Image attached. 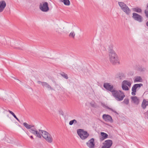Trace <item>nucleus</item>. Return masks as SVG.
<instances>
[{"instance_id": "1", "label": "nucleus", "mask_w": 148, "mask_h": 148, "mask_svg": "<svg viewBox=\"0 0 148 148\" xmlns=\"http://www.w3.org/2000/svg\"><path fill=\"white\" fill-rule=\"evenodd\" d=\"M109 58L110 61L113 64H119V61L117 55L112 49V47L109 49Z\"/></svg>"}, {"instance_id": "2", "label": "nucleus", "mask_w": 148, "mask_h": 148, "mask_svg": "<svg viewBox=\"0 0 148 148\" xmlns=\"http://www.w3.org/2000/svg\"><path fill=\"white\" fill-rule=\"evenodd\" d=\"M112 94L115 99L119 101L123 100L125 97L124 93L121 90H117L114 89L112 91Z\"/></svg>"}, {"instance_id": "3", "label": "nucleus", "mask_w": 148, "mask_h": 148, "mask_svg": "<svg viewBox=\"0 0 148 148\" xmlns=\"http://www.w3.org/2000/svg\"><path fill=\"white\" fill-rule=\"evenodd\" d=\"M39 131H41L42 136L48 142L51 143L52 142L53 138L48 132L40 130H39Z\"/></svg>"}, {"instance_id": "4", "label": "nucleus", "mask_w": 148, "mask_h": 148, "mask_svg": "<svg viewBox=\"0 0 148 148\" xmlns=\"http://www.w3.org/2000/svg\"><path fill=\"white\" fill-rule=\"evenodd\" d=\"M118 4L121 9L127 14L129 15L130 13L131 10L123 2H119Z\"/></svg>"}, {"instance_id": "5", "label": "nucleus", "mask_w": 148, "mask_h": 148, "mask_svg": "<svg viewBox=\"0 0 148 148\" xmlns=\"http://www.w3.org/2000/svg\"><path fill=\"white\" fill-rule=\"evenodd\" d=\"M77 134L82 140L87 138L89 136V134L86 131H84L83 130L79 129L77 130Z\"/></svg>"}, {"instance_id": "6", "label": "nucleus", "mask_w": 148, "mask_h": 148, "mask_svg": "<svg viewBox=\"0 0 148 148\" xmlns=\"http://www.w3.org/2000/svg\"><path fill=\"white\" fill-rule=\"evenodd\" d=\"M131 85L130 82L128 80H125L122 83V88L123 90L127 91L129 90V87L130 88Z\"/></svg>"}, {"instance_id": "7", "label": "nucleus", "mask_w": 148, "mask_h": 148, "mask_svg": "<svg viewBox=\"0 0 148 148\" xmlns=\"http://www.w3.org/2000/svg\"><path fill=\"white\" fill-rule=\"evenodd\" d=\"M40 9L42 11L46 12L49 10L48 4L46 2H42L40 5Z\"/></svg>"}, {"instance_id": "8", "label": "nucleus", "mask_w": 148, "mask_h": 148, "mask_svg": "<svg viewBox=\"0 0 148 148\" xmlns=\"http://www.w3.org/2000/svg\"><path fill=\"white\" fill-rule=\"evenodd\" d=\"M132 15V17L134 20L139 22H141L143 21V18L140 15L135 13H133Z\"/></svg>"}, {"instance_id": "9", "label": "nucleus", "mask_w": 148, "mask_h": 148, "mask_svg": "<svg viewBox=\"0 0 148 148\" xmlns=\"http://www.w3.org/2000/svg\"><path fill=\"white\" fill-rule=\"evenodd\" d=\"M86 144L89 148H95V139L93 138L89 140Z\"/></svg>"}, {"instance_id": "10", "label": "nucleus", "mask_w": 148, "mask_h": 148, "mask_svg": "<svg viewBox=\"0 0 148 148\" xmlns=\"http://www.w3.org/2000/svg\"><path fill=\"white\" fill-rule=\"evenodd\" d=\"M103 87L106 90L110 91L112 93V91L115 89H114V86L111 85L109 83H106L103 84Z\"/></svg>"}, {"instance_id": "11", "label": "nucleus", "mask_w": 148, "mask_h": 148, "mask_svg": "<svg viewBox=\"0 0 148 148\" xmlns=\"http://www.w3.org/2000/svg\"><path fill=\"white\" fill-rule=\"evenodd\" d=\"M102 118L106 121L112 122V119L111 116L109 115L104 114L103 115Z\"/></svg>"}, {"instance_id": "12", "label": "nucleus", "mask_w": 148, "mask_h": 148, "mask_svg": "<svg viewBox=\"0 0 148 148\" xmlns=\"http://www.w3.org/2000/svg\"><path fill=\"white\" fill-rule=\"evenodd\" d=\"M6 6V3L4 1H0V13L2 12Z\"/></svg>"}, {"instance_id": "13", "label": "nucleus", "mask_w": 148, "mask_h": 148, "mask_svg": "<svg viewBox=\"0 0 148 148\" xmlns=\"http://www.w3.org/2000/svg\"><path fill=\"white\" fill-rule=\"evenodd\" d=\"M132 101L136 104H138L139 103V100L136 96L132 97H131Z\"/></svg>"}, {"instance_id": "14", "label": "nucleus", "mask_w": 148, "mask_h": 148, "mask_svg": "<svg viewBox=\"0 0 148 148\" xmlns=\"http://www.w3.org/2000/svg\"><path fill=\"white\" fill-rule=\"evenodd\" d=\"M112 144V141L110 140H108L105 141V142L103 143V144H104L106 145L107 146L109 147L110 146V147Z\"/></svg>"}, {"instance_id": "15", "label": "nucleus", "mask_w": 148, "mask_h": 148, "mask_svg": "<svg viewBox=\"0 0 148 148\" xmlns=\"http://www.w3.org/2000/svg\"><path fill=\"white\" fill-rule=\"evenodd\" d=\"M148 105V101H147L146 99H144L143 100V102L141 105L142 108L145 109L147 106Z\"/></svg>"}, {"instance_id": "16", "label": "nucleus", "mask_w": 148, "mask_h": 148, "mask_svg": "<svg viewBox=\"0 0 148 148\" xmlns=\"http://www.w3.org/2000/svg\"><path fill=\"white\" fill-rule=\"evenodd\" d=\"M101 134L102 137L101 138H100V139L102 140L107 138L108 136V135L107 134L103 132H101Z\"/></svg>"}, {"instance_id": "17", "label": "nucleus", "mask_w": 148, "mask_h": 148, "mask_svg": "<svg viewBox=\"0 0 148 148\" xmlns=\"http://www.w3.org/2000/svg\"><path fill=\"white\" fill-rule=\"evenodd\" d=\"M41 131H39V132L37 130L35 132L34 134V135H35L36 137L39 138H41L42 134H41Z\"/></svg>"}, {"instance_id": "18", "label": "nucleus", "mask_w": 148, "mask_h": 148, "mask_svg": "<svg viewBox=\"0 0 148 148\" xmlns=\"http://www.w3.org/2000/svg\"><path fill=\"white\" fill-rule=\"evenodd\" d=\"M41 131H39V132L37 130L35 132L34 134V135H35L36 137L39 138H41L42 134H41Z\"/></svg>"}, {"instance_id": "19", "label": "nucleus", "mask_w": 148, "mask_h": 148, "mask_svg": "<svg viewBox=\"0 0 148 148\" xmlns=\"http://www.w3.org/2000/svg\"><path fill=\"white\" fill-rule=\"evenodd\" d=\"M44 84L42 86L43 87H46L47 89L51 90H53V89L51 87V86L49 85L48 83L46 82H45Z\"/></svg>"}, {"instance_id": "20", "label": "nucleus", "mask_w": 148, "mask_h": 148, "mask_svg": "<svg viewBox=\"0 0 148 148\" xmlns=\"http://www.w3.org/2000/svg\"><path fill=\"white\" fill-rule=\"evenodd\" d=\"M23 125L27 129H29V130L32 127H34L33 125H29L26 122L23 123Z\"/></svg>"}, {"instance_id": "21", "label": "nucleus", "mask_w": 148, "mask_h": 148, "mask_svg": "<svg viewBox=\"0 0 148 148\" xmlns=\"http://www.w3.org/2000/svg\"><path fill=\"white\" fill-rule=\"evenodd\" d=\"M60 1L63 2L66 5L69 6L70 4V1L69 0H61Z\"/></svg>"}, {"instance_id": "22", "label": "nucleus", "mask_w": 148, "mask_h": 148, "mask_svg": "<svg viewBox=\"0 0 148 148\" xmlns=\"http://www.w3.org/2000/svg\"><path fill=\"white\" fill-rule=\"evenodd\" d=\"M36 130L37 129L34 126V127H32L29 130V131L31 133L34 134Z\"/></svg>"}, {"instance_id": "23", "label": "nucleus", "mask_w": 148, "mask_h": 148, "mask_svg": "<svg viewBox=\"0 0 148 148\" xmlns=\"http://www.w3.org/2000/svg\"><path fill=\"white\" fill-rule=\"evenodd\" d=\"M132 10L134 12H135L138 13H141L142 11L141 9L139 8L138 7L134 8L132 9Z\"/></svg>"}, {"instance_id": "24", "label": "nucleus", "mask_w": 148, "mask_h": 148, "mask_svg": "<svg viewBox=\"0 0 148 148\" xmlns=\"http://www.w3.org/2000/svg\"><path fill=\"white\" fill-rule=\"evenodd\" d=\"M142 81V78L140 76H137L135 77L134 80V82H141Z\"/></svg>"}, {"instance_id": "25", "label": "nucleus", "mask_w": 148, "mask_h": 148, "mask_svg": "<svg viewBox=\"0 0 148 148\" xmlns=\"http://www.w3.org/2000/svg\"><path fill=\"white\" fill-rule=\"evenodd\" d=\"M75 33L73 32H71L69 34V36L70 37H71L73 38H74L75 37Z\"/></svg>"}, {"instance_id": "26", "label": "nucleus", "mask_w": 148, "mask_h": 148, "mask_svg": "<svg viewBox=\"0 0 148 148\" xmlns=\"http://www.w3.org/2000/svg\"><path fill=\"white\" fill-rule=\"evenodd\" d=\"M17 43H15V44H14V46L13 45V44H11L10 45L12 47H13L14 48L17 49H20V47H16L17 46Z\"/></svg>"}, {"instance_id": "27", "label": "nucleus", "mask_w": 148, "mask_h": 148, "mask_svg": "<svg viewBox=\"0 0 148 148\" xmlns=\"http://www.w3.org/2000/svg\"><path fill=\"white\" fill-rule=\"evenodd\" d=\"M61 75H62V76L66 79H68V78L67 75L64 73H61Z\"/></svg>"}, {"instance_id": "28", "label": "nucleus", "mask_w": 148, "mask_h": 148, "mask_svg": "<svg viewBox=\"0 0 148 148\" xmlns=\"http://www.w3.org/2000/svg\"><path fill=\"white\" fill-rule=\"evenodd\" d=\"M135 85L137 88H139L141 86H143V84H136Z\"/></svg>"}, {"instance_id": "29", "label": "nucleus", "mask_w": 148, "mask_h": 148, "mask_svg": "<svg viewBox=\"0 0 148 148\" xmlns=\"http://www.w3.org/2000/svg\"><path fill=\"white\" fill-rule=\"evenodd\" d=\"M123 102L125 104L127 105L129 103V100L128 99H125Z\"/></svg>"}, {"instance_id": "30", "label": "nucleus", "mask_w": 148, "mask_h": 148, "mask_svg": "<svg viewBox=\"0 0 148 148\" xmlns=\"http://www.w3.org/2000/svg\"><path fill=\"white\" fill-rule=\"evenodd\" d=\"M7 111H8L10 114H11L13 117L15 118H16V116L14 114L12 111L10 110H6Z\"/></svg>"}, {"instance_id": "31", "label": "nucleus", "mask_w": 148, "mask_h": 148, "mask_svg": "<svg viewBox=\"0 0 148 148\" xmlns=\"http://www.w3.org/2000/svg\"><path fill=\"white\" fill-rule=\"evenodd\" d=\"M107 108L110 110L114 112L117 114H118V113H117L116 112L115 110H114L113 109L110 108L108 107H107Z\"/></svg>"}, {"instance_id": "32", "label": "nucleus", "mask_w": 148, "mask_h": 148, "mask_svg": "<svg viewBox=\"0 0 148 148\" xmlns=\"http://www.w3.org/2000/svg\"><path fill=\"white\" fill-rule=\"evenodd\" d=\"M135 84L134 85V86H133L132 87V91H134H134H136V89H137L136 87L135 86Z\"/></svg>"}, {"instance_id": "33", "label": "nucleus", "mask_w": 148, "mask_h": 148, "mask_svg": "<svg viewBox=\"0 0 148 148\" xmlns=\"http://www.w3.org/2000/svg\"><path fill=\"white\" fill-rule=\"evenodd\" d=\"M144 12L146 17L148 18V10L147 9L145 10Z\"/></svg>"}, {"instance_id": "34", "label": "nucleus", "mask_w": 148, "mask_h": 148, "mask_svg": "<svg viewBox=\"0 0 148 148\" xmlns=\"http://www.w3.org/2000/svg\"><path fill=\"white\" fill-rule=\"evenodd\" d=\"M37 83H38V84H41L42 86H43V85L44 84L43 83H45V82H41L40 81H38L37 82Z\"/></svg>"}, {"instance_id": "35", "label": "nucleus", "mask_w": 148, "mask_h": 148, "mask_svg": "<svg viewBox=\"0 0 148 148\" xmlns=\"http://www.w3.org/2000/svg\"><path fill=\"white\" fill-rule=\"evenodd\" d=\"M102 146L101 148H110V146L108 147L104 144Z\"/></svg>"}, {"instance_id": "36", "label": "nucleus", "mask_w": 148, "mask_h": 148, "mask_svg": "<svg viewBox=\"0 0 148 148\" xmlns=\"http://www.w3.org/2000/svg\"><path fill=\"white\" fill-rule=\"evenodd\" d=\"M74 123L73 120L71 121L69 123V124L70 125H72Z\"/></svg>"}, {"instance_id": "37", "label": "nucleus", "mask_w": 148, "mask_h": 148, "mask_svg": "<svg viewBox=\"0 0 148 148\" xmlns=\"http://www.w3.org/2000/svg\"><path fill=\"white\" fill-rule=\"evenodd\" d=\"M136 91H134H134H132V95H136V93L135 92H136Z\"/></svg>"}, {"instance_id": "38", "label": "nucleus", "mask_w": 148, "mask_h": 148, "mask_svg": "<svg viewBox=\"0 0 148 148\" xmlns=\"http://www.w3.org/2000/svg\"><path fill=\"white\" fill-rule=\"evenodd\" d=\"M74 123V124H77V121L75 119L73 120Z\"/></svg>"}, {"instance_id": "39", "label": "nucleus", "mask_w": 148, "mask_h": 148, "mask_svg": "<svg viewBox=\"0 0 148 148\" xmlns=\"http://www.w3.org/2000/svg\"><path fill=\"white\" fill-rule=\"evenodd\" d=\"M90 104L91 105V106L93 107H95V106L94 105V104H92V103H90Z\"/></svg>"}, {"instance_id": "40", "label": "nucleus", "mask_w": 148, "mask_h": 148, "mask_svg": "<svg viewBox=\"0 0 148 148\" xmlns=\"http://www.w3.org/2000/svg\"><path fill=\"white\" fill-rule=\"evenodd\" d=\"M15 118L19 122H20V120L18 119L17 117L16 116V118Z\"/></svg>"}, {"instance_id": "41", "label": "nucleus", "mask_w": 148, "mask_h": 148, "mask_svg": "<svg viewBox=\"0 0 148 148\" xmlns=\"http://www.w3.org/2000/svg\"><path fill=\"white\" fill-rule=\"evenodd\" d=\"M147 26L148 27V21L146 23Z\"/></svg>"}, {"instance_id": "42", "label": "nucleus", "mask_w": 148, "mask_h": 148, "mask_svg": "<svg viewBox=\"0 0 148 148\" xmlns=\"http://www.w3.org/2000/svg\"><path fill=\"white\" fill-rule=\"evenodd\" d=\"M30 138L32 139H33V137L32 136H31Z\"/></svg>"}, {"instance_id": "43", "label": "nucleus", "mask_w": 148, "mask_h": 148, "mask_svg": "<svg viewBox=\"0 0 148 148\" xmlns=\"http://www.w3.org/2000/svg\"><path fill=\"white\" fill-rule=\"evenodd\" d=\"M61 114L62 115H63V112L62 111H61Z\"/></svg>"}, {"instance_id": "44", "label": "nucleus", "mask_w": 148, "mask_h": 148, "mask_svg": "<svg viewBox=\"0 0 148 148\" xmlns=\"http://www.w3.org/2000/svg\"><path fill=\"white\" fill-rule=\"evenodd\" d=\"M147 9H148V3L147 4Z\"/></svg>"}, {"instance_id": "45", "label": "nucleus", "mask_w": 148, "mask_h": 148, "mask_svg": "<svg viewBox=\"0 0 148 148\" xmlns=\"http://www.w3.org/2000/svg\"><path fill=\"white\" fill-rule=\"evenodd\" d=\"M58 85V86L60 88V86L59 85Z\"/></svg>"}]
</instances>
